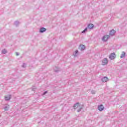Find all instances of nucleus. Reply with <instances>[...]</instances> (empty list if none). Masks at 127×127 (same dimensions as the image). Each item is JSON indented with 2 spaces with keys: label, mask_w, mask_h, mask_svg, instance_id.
<instances>
[{
  "label": "nucleus",
  "mask_w": 127,
  "mask_h": 127,
  "mask_svg": "<svg viewBox=\"0 0 127 127\" xmlns=\"http://www.w3.org/2000/svg\"><path fill=\"white\" fill-rule=\"evenodd\" d=\"M104 109V106L103 105H100L98 106V110L100 112H102Z\"/></svg>",
  "instance_id": "7"
},
{
  "label": "nucleus",
  "mask_w": 127,
  "mask_h": 127,
  "mask_svg": "<svg viewBox=\"0 0 127 127\" xmlns=\"http://www.w3.org/2000/svg\"><path fill=\"white\" fill-rule=\"evenodd\" d=\"M11 99V95H9L8 96H5V101H9Z\"/></svg>",
  "instance_id": "9"
},
{
  "label": "nucleus",
  "mask_w": 127,
  "mask_h": 127,
  "mask_svg": "<svg viewBox=\"0 0 127 127\" xmlns=\"http://www.w3.org/2000/svg\"><path fill=\"white\" fill-rule=\"evenodd\" d=\"M22 67L23 68H25V67H26V64H23Z\"/></svg>",
  "instance_id": "20"
},
{
  "label": "nucleus",
  "mask_w": 127,
  "mask_h": 127,
  "mask_svg": "<svg viewBox=\"0 0 127 127\" xmlns=\"http://www.w3.org/2000/svg\"><path fill=\"white\" fill-rule=\"evenodd\" d=\"M47 94V91H45L43 93V95H46Z\"/></svg>",
  "instance_id": "21"
},
{
  "label": "nucleus",
  "mask_w": 127,
  "mask_h": 127,
  "mask_svg": "<svg viewBox=\"0 0 127 127\" xmlns=\"http://www.w3.org/2000/svg\"><path fill=\"white\" fill-rule=\"evenodd\" d=\"M109 38H110V35H105L102 38V41H104V42H106L108 41Z\"/></svg>",
  "instance_id": "3"
},
{
  "label": "nucleus",
  "mask_w": 127,
  "mask_h": 127,
  "mask_svg": "<svg viewBox=\"0 0 127 127\" xmlns=\"http://www.w3.org/2000/svg\"><path fill=\"white\" fill-rule=\"evenodd\" d=\"M16 56H18V55H19V53H16Z\"/></svg>",
  "instance_id": "22"
},
{
  "label": "nucleus",
  "mask_w": 127,
  "mask_h": 127,
  "mask_svg": "<svg viewBox=\"0 0 127 127\" xmlns=\"http://www.w3.org/2000/svg\"><path fill=\"white\" fill-rule=\"evenodd\" d=\"M125 56H126V53L125 52H123L120 57L121 58H124Z\"/></svg>",
  "instance_id": "15"
},
{
  "label": "nucleus",
  "mask_w": 127,
  "mask_h": 127,
  "mask_svg": "<svg viewBox=\"0 0 127 127\" xmlns=\"http://www.w3.org/2000/svg\"><path fill=\"white\" fill-rule=\"evenodd\" d=\"M4 110L5 112H7L8 110H9V105H6L5 107H4Z\"/></svg>",
  "instance_id": "10"
},
{
  "label": "nucleus",
  "mask_w": 127,
  "mask_h": 127,
  "mask_svg": "<svg viewBox=\"0 0 127 127\" xmlns=\"http://www.w3.org/2000/svg\"><path fill=\"white\" fill-rule=\"evenodd\" d=\"M108 59L104 58L102 62V65H103V66H105V65H107L108 63Z\"/></svg>",
  "instance_id": "4"
},
{
  "label": "nucleus",
  "mask_w": 127,
  "mask_h": 127,
  "mask_svg": "<svg viewBox=\"0 0 127 127\" xmlns=\"http://www.w3.org/2000/svg\"><path fill=\"white\" fill-rule=\"evenodd\" d=\"M91 94H93L94 95H95V94H96V91L91 90Z\"/></svg>",
  "instance_id": "18"
},
{
  "label": "nucleus",
  "mask_w": 127,
  "mask_h": 127,
  "mask_svg": "<svg viewBox=\"0 0 127 127\" xmlns=\"http://www.w3.org/2000/svg\"><path fill=\"white\" fill-rule=\"evenodd\" d=\"M20 24V23L18 22V21H16L14 22V25L16 26V27H17Z\"/></svg>",
  "instance_id": "12"
},
{
  "label": "nucleus",
  "mask_w": 127,
  "mask_h": 127,
  "mask_svg": "<svg viewBox=\"0 0 127 127\" xmlns=\"http://www.w3.org/2000/svg\"><path fill=\"white\" fill-rule=\"evenodd\" d=\"M46 28L44 27H41L39 30V32H45L46 31Z\"/></svg>",
  "instance_id": "8"
},
{
  "label": "nucleus",
  "mask_w": 127,
  "mask_h": 127,
  "mask_svg": "<svg viewBox=\"0 0 127 127\" xmlns=\"http://www.w3.org/2000/svg\"><path fill=\"white\" fill-rule=\"evenodd\" d=\"M94 28V24H89L87 25V27H86L84 30L81 31V32H86L88 30V29H93Z\"/></svg>",
  "instance_id": "2"
},
{
  "label": "nucleus",
  "mask_w": 127,
  "mask_h": 127,
  "mask_svg": "<svg viewBox=\"0 0 127 127\" xmlns=\"http://www.w3.org/2000/svg\"><path fill=\"white\" fill-rule=\"evenodd\" d=\"M109 35L111 36H114V35H115V32H110Z\"/></svg>",
  "instance_id": "17"
},
{
  "label": "nucleus",
  "mask_w": 127,
  "mask_h": 127,
  "mask_svg": "<svg viewBox=\"0 0 127 127\" xmlns=\"http://www.w3.org/2000/svg\"><path fill=\"white\" fill-rule=\"evenodd\" d=\"M108 81H109V78L107 76L104 77L102 78V81L103 83H106V82H108Z\"/></svg>",
  "instance_id": "6"
},
{
  "label": "nucleus",
  "mask_w": 127,
  "mask_h": 127,
  "mask_svg": "<svg viewBox=\"0 0 127 127\" xmlns=\"http://www.w3.org/2000/svg\"><path fill=\"white\" fill-rule=\"evenodd\" d=\"M80 50H81V51H83V50H85V49H86V46H85V45H81L80 46Z\"/></svg>",
  "instance_id": "11"
},
{
  "label": "nucleus",
  "mask_w": 127,
  "mask_h": 127,
  "mask_svg": "<svg viewBox=\"0 0 127 127\" xmlns=\"http://www.w3.org/2000/svg\"><path fill=\"white\" fill-rule=\"evenodd\" d=\"M109 32H117L116 31H115V30H114V29H112V30H111Z\"/></svg>",
  "instance_id": "19"
},
{
  "label": "nucleus",
  "mask_w": 127,
  "mask_h": 127,
  "mask_svg": "<svg viewBox=\"0 0 127 127\" xmlns=\"http://www.w3.org/2000/svg\"><path fill=\"white\" fill-rule=\"evenodd\" d=\"M55 72H56V73H57V72H59V71H60V69H59V68H58L57 66H56L54 69Z\"/></svg>",
  "instance_id": "14"
},
{
  "label": "nucleus",
  "mask_w": 127,
  "mask_h": 127,
  "mask_svg": "<svg viewBox=\"0 0 127 127\" xmlns=\"http://www.w3.org/2000/svg\"><path fill=\"white\" fill-rule=\"evenodd\" d=\"M78 108H79V109L77 110V112L79 113L81 112V111H82V109L84 108V105H81L80 103L78 102L75 104H74V106H73V108L74 109H78Z\"/></svg>",
  "instance_id": "1"
},
{
  "label": "nucleus",
  "mask_w": 127,
  "mask_h": 127,
  "mask_svg": "<svg viewBox=\"0 0 127 127\" xmlns=\"http://www.w3.org/2000/svg\"><path fill=\"white\" fill-rule=\"evenodd\" d=\"M2 54H6L7 53V51H6V49H3L1 51Z\"/></svg>",
  "instance_id": "13"
},
{
  "label": "nucleus",
  "mask_w": 127,
  "mask_h": 127,
  "mask_svg": "<svg viewBox=\"0 0 127 127\" xmlns=\"http://www.w3.org/2000/svg\"><path fill=\"white\" fill-rule=\"evenodd\" d=\"M109 59L111 60H114V59H116V54H115V53H113L111 54L109 56Z\"/></svg>",
  "instance_id": "5"
},
{
  "label": "nucleus",
  "mask_w": 127,
  "mask_h": 127,
  "mask_svg": "<svg viewBox=\"0 0 127 127\" xmlns=\"http://www.w3.org/2000/svg\"><path fill=\"white\" fill-rule=\"evenodd\" d=\"M78 52H79V51H78V50H76L73 54L74 57H77V56H78Z\"/></svg>",
  "instance_id": "16"
}]
</instances>
